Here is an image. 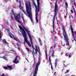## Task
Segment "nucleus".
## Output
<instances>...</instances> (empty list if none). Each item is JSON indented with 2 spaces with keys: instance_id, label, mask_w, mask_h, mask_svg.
<instances>
[{
  "instance_id": "f257e3e1",
  "label": "nucleus",
  "mask_w": 76,
  "mask_h": 76,
  "mask_svg": "<svg viewBox=\"0 0 76 76\" xmlns=\"http://www.w3.org/2000/svg\"><path fill=\"white\" fill-rule=\"evenodd\" d=\"M26 7L27 15H28V16L30 18L31 22H33V19H32V11L31 10V5L29 1H27L26 2Z\"/></svg>"
},
{
  "instance_id": "f03ea898",
  "label": "nucleus",
  "mask_w": 76,
  "mask_h": 76,
  "mask_svg": "<svg viewBox=\"0 0 76 76\" xmlns=\"http://www.w3.org/2000/svg\"><path fill=\"white\" fill-rule=\"evenodd\" d=\"M62 29L63 30V34L64 37V40H66V42L67 43H66V46H68V45H69V47H70L69 45V41H68V39H69V37H68V35H67V33L66 31V30H65V28L64 27V25H62Z\"/></svg>"
},
{
  "instance_id": "7ed1b4c3",
  "label": "nucleus",
  "mask_w": 76,
  "mask_h": 76,
  "mask_svg": "<svg viewBox=\"0 0 76 76\" xmlns=\"http://www.w3.org/2000/svg\"><path fill=\"white\" fill-rule=\"evenodd\" d=\"M54 15L53 20V30H54V19H55V17L56 16H57V12H58V5L57 4V3H55V5L54 8Z\"/></svg>"
},
{
  "instance_id": "20e7f679",
  "label": "nucleus",
  "mask_w": 76,
  "mask_h": 76,
  "mask_svg": "<svg viewBox=\"0 0 76 76\" xmlns=\"http://www.w3.org/2000/svg\"><path fill=\"white\" fill-rule=\"evenodd\" d=\"M40 64V61L39 60L38 63L36 64L35 71L34 73L33 76H37V72H38V66H39Z\"/></svg>"
},
{
  "instance_id": "39448f33",
  "label": "nucleus",
  "mask_w": 76,
  "mask_h": 76,
  "mask_svg": "<svg viewBox=\"0 0 76 76\" xmlns=\"http://www.w3.org/2000/svg\"><path fill=\"white\" fill-rule=\"evenodd\" d=\"M14 18L15 19V20H16L17 22L18 23H20L21 24V25L22 26H23V23H22L21 22H20L19 20L20 19V15L18 14L17 15H16L14 17Z\"/></svg>"
},
{
  "instance_id": "423d86ee",
  "label": "nucleus",
  "mask_w": 76,
  "mask_h": 76,
  "mask_svg": "<svg viewBox=\"0 0 76 76\" xmlns=\"http://www.w3.org/2000/svg\"><path fill=\"white\" fill-rule=\"evenodd\" d=\"M18 26L20 29L22 30V34H23V37H24L27 34H26V33L25 31V30H24V29L20 26Z\"/></svg>"
},
{
  "instance_id": "0eeeda50",
  "label": "nucleus",
  "mask_w": 76,
  "mask_h": 76,
  "mask_svg": "<svg viewBox=\"0 0 76 76\" xmlns=\"http://www.w3.org/2000/svg\"><path fill=\"white\" fill-rule=\"evenodd\" d=\"M27 37V35H26V36H23V37L24 39L25 42H26L27 43V45H28V46L29 47H31V44L30 43H29V41H28V39H27V38H26Z\"/></svg>"
},
{
  "instance_id": "6e6552de",
  "label": "nucleus",
  "mask_w": 76,
  "mask_h": 76,
  "mask_svg": "<svg viewBox=\"0 0 76 76\" xmlns=\"http://www.w3.org/2000/svg\"><path fill=\"white\" fill-rule=\"evenodd\" d=\"M35 7H36V10L35 11L36 12V20L37 23H38V18H37V16H38V11L37 10V7L36 6V5H35Z\"/></svg>"
},
{
  "instance_id": "1a4fd4ad",
  "label": "nucleus",
  "mask_w": 76,
  "mask_h": 76,
  "mask_svg": "<svg viewBox=\"0 0 76 76\" xmlns=\"http://www.w3.org/2000/svg\"><path fill=\"white\" fill-rule=\"evenodd\" d=\"M18 58H20V57L18 56H16L15 59L13 61L14 63H15V64H18V63H19V61L17 59Z\"/></svg>"
},
{
  "instance_id": "9d476101",
  "label": "nucleus",
  "mask_w": 76,
  "mask_h": 76,
  "mask_svg": "<svg viewBox=\"0 0 76 76\" xmlns=\"http://www.w3.org/2000/svg\"><path fill=\"white\" fill-rule=\"evenodd\" d=\"M6 30L7 31V32L8 33L10 37L11 38H12V36L14 37V36L11 33H10V29H6Z\"/></svg>"
},
{
  "instance_id": "9b49d317",
  "label": "nucleus",
  "mask_w": 76,
  "mask_h": 76,
  "mask_svg": "<svg viewBox=\"0 0 76 76\" xmlns=\"http://www.w3.org/2000/svg\"><path fill=\"white\" fill-rule=\"evenodd\" d=\"M37 9L38 12H39L40 11L39 5H40V3H39V0H37ZM37 12H38V11H37Z\"/></svg>"
},
{
  "instance_id": "f8f14e48",
  "label": "nucleus",
  "mask_w": 76,
  "mask_h": 76,
  "mask_svg": "<svg viewBox=\"0 0 76 76\" xmlns=\"http://www.w3.org/2000/svg\"><path fill=\"white\" fill-rule=\"evenodd\" d=\"M70 28L71 31L72 36H73V38H74V39L76 40L75 38V34H74V32H73V28L72 27V26L71 25Z\"/></svg>"
},
{
  "instance_id": "ddd939ff",
  "label": "nucleus",
  "mask_w": 76,
  "mask_h": 76,
  "mask_svg": "<svg viewBox=\"0 0 76 76\" xmlns=\"http://www.w3.org/2000/svg\"><path fill=\"white\" fill-rule=\"evenodd\" d=\"M36 47V49H34V50L35 51V53L36 54H37V52H39V51H38V48H37V45L35 46Z\"/></svg>"
},
{
  "instance_id": "4468645a",
  "label": "nucleus",
  "mask_w": 76,
  "mask_h": 76,
  "mask_svg": "<svg viewBox=\"0 0 76 76\" xmlns=\"http://www.w3.org/2000/svg\"><path fill=\"white\" fill-rule=\"evenodd\" d=\"M58 60V58H56L55 59V68L57 67V61Z\"/></svg>"
},
{
  "instance_id": "2eb2a0df",
  "label": "nucleus",
  "mask_w": 76,
  "mask_h": 76,
  "mask_svg": "<svg viewBox=\"0 0 76 76\" xmlns=\"http://www.w3.org/2000/svg\"><path fill=\"white\" fill-rule=\"evenodd\" d=\"M1 58H3V59L5 60H6L7 61V57H6V55H4V56L1 57Z\"/></svg>"
},
{
  "instance_id": "dca6fc26",
  "label": "nucleus",
  "mask_w": 76,
  "mask_h": 76,
  "mask_svg": "<svg viewBox=\"0 0 76 76\" xmlns=\"http://www.w3.org/2000/svg\"><path fill=\"white\" fill-rule=\"evenodd\" d=\"M7 66L8 68H9L10 70H12V66L9 65H7Z\"/></svg>"
},
{
  "instance_id": "f3484780",
  "label": "nucleus",
  "mask_w": 76,
  "mask_h": 76,
  "mask_svg": "<svg viewBox=\"0 0 76 76\" xmlns=\"http://www.w3.org/2000/svg\"><path fill=\"white\" fill-rule=\"evenodd\" d=\"M28 35L30 38V41H31V42H32V37H31V35L30 34L28 33Z\"/></svg>"
},
{
  "instance_id": "a211bd4d",
  "label": "nucleus",
  "mask_w": 76,
  "mask_h": 76,
  "mask_svg": "<svg viewBox=\"0 0 76 76\" xmlns=\"http://www.w3.org/2000/svg\"><path fill=\"white\" fill-rule=\"evenodd\" d=\"M3 42L5 43V44H9V43L7 42H6V39H4L3 40Z\"/></svg>"
},
{
  "instance_id": "6ab92c4d",
  "label": "nucleus",
  "mask_w": 76,
  "mask_h": 76,
  "mask_svg": "<svg viewBox=\"0 0 76 76\" xmlns=\"http://www.w3.org/2000/svg\"><path fill=\"white\" fill-rule=\"evenodd\" d=\"M72 53L69 54V58H71V57H72Z\"/></svg>"
},
{
  "instance_id": "aec40b11",
  "label": "nucleus",
  "mask_w": 76,
  "mask_h": 76,
  "mask_svg": "<svg viewBox=\"0 0 76 76\" xmlns=\"http://www.w3.org/2000/svg\"><path fill=\"white\" fill-rule=\"evenodd\" d=\"M18 7H19L20 10H22V9H23V8L22 7L21 5H20V6H19Z\"/></svg>"
},
{
  "instance_id": "412c9836",
  "label": "nucleus",
  "mask_w": 76,
  "mask_h": 76,
  "mask_svg": "<svg viewBox=\"0 0 76 76\" xmlns=\"http://www.w3.org/2000/svg\"><path fill=\"white\" fill-rule=\"evenodd\" d=\"M14 40H15V41H19L20 42L19 40H18V39L17 38H16L15 37H14Z\"/></svg>"
},
{
  "instance_id": "4be33fe9",
  "label": "nucleus",
  "mask_w": 76,
  "mask_h": 76,
  "mask_svg": "<svg viewBox=\"0 0 76 76\" xmlns=\"http://www.w3.org/2000/svg\"><path fill=\"white\" fill-rule=\"evenodd\" d=\"M31 44L32 45V48H33V49H34V50H35V48H34V45H33V42H31Z\"/></svg>"
},
{
  "instance_id": "5701e85b",
  "label": "nucleus",
  "mask_w": 76,
  "mask_h": 76,
  "mask_svg": "<svg viewBox=\"0 0 76 76\" xmlns=\"http://www.w3.org/2000/svg\"><path fill=\"white\" fill-rule=\"evenodd\" d=\"M3 68L4 69H5V70H7V69H8V67L7 66H5L3 67Z\"/></svg>"
},
{
  "instance_id": "b1692460",
  "label": "nucleus",
  "mask_w": 76,
  "mask_h": 76,
  "mask_svg": "<svg viewBox=\"0 0 76 76\" xmlns=\"http://www.w3.org/2000/svg\"><path fill=\"white\" fill-rule=\"evenodd\" d=\"M32 53V54L33 55V56H34V64H35V57L34 56V53Z\"/></svg>"
},
{
  "instance_id": "393cba45",
  "label": "nucleus",
  "mask_w": 76,
  "mask_h": 76,
  "mask_svg": "<svg viewBox=\"0 0 76 76\" xmlns=\"http://www.w3.org/2000/svg\"><path fill=\"white\" fill-rule=\"evenodd\" d=\"M24 28L25 30L26 31H27V33H28V34H29L28 33V30H27V29H26V28L24 27Z\"/></svg>"
},
{
  "instance_id": "a878e982",
  "label": "nucleus",
  "mask_w": 76,
  "mask_h": 76,
  "mask_svg": "<svg viewBox=\"0 0 76 76\" xmlns=\"http://www.w3.org/2000/svg\"><path fill=\"white\" fill-rule=\"evenodd\" d=\"M11 12H12V13L13 15H15V13L14 12V11H13V9H12L11 10Z\"/></svg>"
},
{
  "instance_id": "bb28decb",
  "label": "nucleus",
  "mask_w": 76,
  "mask_h": 76,
  "mask_svg": "<svg viewBox=\"0 0 76 76\" xmlns=\"http://www.w3.org/2000/svg\"><path fill=\"white\" fill-rule=\"evenodd\" d=\"M26 49L27 50L28 52H29V51H30V50H29L28 48H26Z\"/></svg>"
},
{
  "instance_id": "cd10ccee",
  "label": "nucleus",
  "mask_w": 76,
  "mask_h": 76,
  "mask_svg": "<svg viewBox=\"0 0 76 76\" xmlns=\"http://www.w3.org/2000/svg\"><path fill=\"white\" fill-rule=\"evenodd\" d=\"M45 53L46 54V58H47V50H46V51L45 52Z\"/></svg>"
},
{
  "instance_id": "c85d7f7f",
  "label": "nucleus",
  "mask_w": 76,
  "mask_h": 76,
  "mask_svg": "<svg viewBox=\"0 0 76 76\" xmlns=\"http://www.w3.org/2000/svg\"><path fill=\"white\" fill-rule=\"evenodd\" d=\"M0 38H1V32H0Z\"/></svg>"
},
{
  "instance_id": "c756f323",
  "label": "nucleus",
  "mask_w": 76,
  "mask_h": 76,
  "mask_svg": "<svg viewBox=\"0 0 76 76\" xmlns=\"http://www.w3.org/2000/svg\"><path fill=\"white\" fill-rule=\"evenodd\" d=\"M10 51H13V52H15V53H16V52H15V50H14L13 49H12L10 50Z\"/></svg>"
},
{
  "instance_id": "7c9ffc66",
  "label": "nucleus",
  "mask_w": 76,
  "mask_h": 76,
  "mask_svg": "<svg viewBox=\"0 0 76 76\" xmlns=\"http://www.w3.org/2000/svg\"><path fill=\"white\" fill-rule=\"evenodd\" d=\"M65 5H66V7H68V4L66 2H65Z\"/></svg>"
},
{
  "instance_id": "2f4dec72",
  "label": "nucleus",
  "mask_w": 76,
  "mask_h": 76,
  "mask_svg": "<svg viewBox=\"0 0 76 76\" xmlns=\"http://www.w3.org/2000/svg\"><path fill=\"white\" fill-rule=\"evenodd\" d=\"M49 61L50 63H51V57L50 56H49Z\"/></svg>"
},
{
  "instance_id": "473e14b6",
  "label": "nucleus",
  "mask_w": 76,
  "mask_h": 76,
  "mask_svg": "<svg viewBox=\"0 0 76 76\" xmlns=\"http://www.w3.org/2000/svg\"><path fill=\"white\" fill-rule=\"evenodd\" d=\"M16 44V45H18V46H21V45L18 44V43H17V44Z\"/></svg>"
},
{
  "instance_id": "72a5a7b5",
  "label": "nucleus",
  "mask_w": 76,
  "mask_h": 76,
  "mask_svg": "<svg viewBox=\"0 0 76 76\" xmlns=\"http://www.w3.org/2000/svg\"><path fill=\"white\" fill-rule=\"evenodd\" d=\"M56 44H54V45H53V47L54 48H56Z\"/></svg>"
},
{
  "instance_id": "f704fd0d",
  "label": "nucleus",
  "mask_w": 76,
  "mask_h": 76,
  "mask_svg": "<svg viewBox=\"0 0 76 76\" xmlns=\"http://www.w3.org/2000/svg\"><path fill=\"white\" fill-rule=\"evenodd\" d=\"M11 19H12V20H13V16H12V15H11Z\"/></svg>"
},
{
  "instance_id": "c9c22d12",
  "label": "nucleus",
  "mask_w": 76,
  "mask_h": 76,
  "mask_svg": "<svg viewBox=\"0 0 76 76\" xmlns=\"http://www.w3.org/2000/svg\"><path fill=\"white\" fill-rule=\"evenodd\" d=\"M65 56H66V57H68V55H67V53H66L65 54Z\"/></svg>"
},
{
  "instance_id": "e433bc0d",
  "label": "nucleus",
  "mask_w": 76,
  "mask_h": 76,
  "mask_svg": "<svg viewBox=\"0 0 76 76\" xmlns=\"http://www.w3.org/2000/svg\"><path fill=\"white\" fill-rule=\"evenodd\" d=\"M19 3L20 4V5H21V1H19Z\"/></svg>"
},
{
  "instance_id": "4c0bfd02",
  "label": "nucleus",
  "mask_w": 76,
  "mask_h": 76,
  "mask_svg": "<svg viewBox=\"0 0 76 76\" xmlns=\"http://www.w3.org/2000/svg\"><path fill=\"white\" fill-rule=\"evenodd\" d=\"M74 5L75 6H76V4H75V1H74Z\"/></svg>"
},
{
  "instance_id": "58836bf2",
  "label": "nucleus",
  "mask_w": 76,
  "mask_h": 76,
  "mask_svg": "<svg viewBox=\"0 0 76 76\" xmlns=\"http://www.w3.org/2000/svg\"><path fill=\"white\" fill-rule=\"evenodd\" d=\"M0 76H4V74L3 73L1 75H0Z\"/></svg>"
},
{
  "instance_id": "ea45409f",
  "label": "nucleus",
  "mask_w": 76,
  "mask_h": 76,
  "mask_svg": "<svg viewBox=\"0 0 76 76\" xmlns=\"http://www.w3.org/2000/svg\"><path fill=\"white\" fill-rule=\"evenodd\" d=\"M73 10L74 11V13H76V10H75V9L74 8H73Z\"/></svg>"
},
{
  "instance_id": "a19ab883",
  "label": "nucleus",
  "mask_w": 76,
  "mask_h": 76,
  "mask_svg": "<svg viewBox=\"0 0 76 76\" xmlns=\"http://www.w3.org/2000/svg\"><path fill=\"white\" fill-rule=\"evenodd\" d=\"M51 68L52 70H53V65H52L51 66Z\"/></svg>"
},
{
  "instance_id": "79ce46f5",
  "label": "nucleus",
  "mask_w": 76,
  "mask_h": 76,
  "mask_svg": "<svg viewBox=\"0 0 76 76\" xmlns=\"http://www.w3.org/2000/svg\"><path fill=\"white\" fill-rule=\"evenodd\" d=\"M73 10V9H72L71 10V12L72 13H73V10Z\"/></svg>"
},
{
  "instance_id": "37998d69",
  "label": "nucleus",
  "mask_w": 76,
  "mask_h": 76,
  "mask_svg": "<svg viewBox=\"0 0 76 76\" xmlns=\"http://www.w3.org/2000/svg\"><path fill=\"white\" fill-rule=\"evenodd\" d=\"M23 12L24 13V14H25V15H26V16H27V14H26V13H25V12H24V11H23Z\"/></svg>"
},
{
  "instance_id": "c03bdc74",
  "label": "nucleus",
  "mask_w": 76,
  "mask_h": 76,
  "mask_svg": "<svg viewBox=\"0 0 76 76\" xmlns=\"http://www.w3.org/2000/svg\"><path fill=\"white\" fill-rule=\"evenodd\" d=\"M22 18L23 19V21L24 22V18H23V16L22 17Z\"/></svg>"
},
{
  "instance_id": "a18cd8bd",
  "label": "nucleus",
  "mask_w": 76,
  "mask_h": 76,
  "mask_svg": "<svg viewBox=\"0 0 76 76\" xmlns=\"http://www.w3.org/2000/svg\"><path fill=\"white\" fill-rule=\"evenodd\" d=\"M11 29H13V27H12L11 26H10Z\"/></svg>"
},
{
  "instance_id": "49530a36",
  "label": "nucleus",
  "mask_w": 76,
  "mask_h": 76,
  "mask_svg": "<svg viewBox=\"0 0 76 76\" xmlns=\"http://www.w3.org/2000/svg\"><path fill=\"white\" fill-rule=\"evenodd\" d=\"M69 70H67V71H66V73L67 72V73H69V72H68V71H69Z\"/></svg>"
},
{
  "instance_id": "de8ad7c7",
  "label": "nucleus",
  "mask_w": 76,
  "mask_h": 76,
  "mask_svg": "<svg viewBox=\"0 0 76 76\" xmlns=\"http://www.w3.org/2000/svg\"><path fill=\"white\" fill-rule=\"evenodd\" d=\"M39 57H40V55L41 54V53H40V51H39Z\"/></svg>"
},
{
  "instance_id": "09e8293b",
  "label": "nucleus",
  "mask_w": 76,
  "mask_h": 76,
  "mask_svg": "<svg viewBox=\"0 0 76 76\" xmlns=\"http://www.w3.org/2000/svg\"><path fill=\"white\" fill-rule=\"evenodd\" d=\"M33 52L34 53V54H35V52H34V50H33Z\"/></svg>"
},
{
  "instance_id": "8fccbe9b",
  "label": "nucleus",
  "mask_w": 76,
  "mask_h": 76,
  "mask_svg": "<svg viewBox=\"0 0 76 76\" xmlns=\"http://www.w3.org/2000/svg\"><path fill=\"white\" fill-rule=\"evenodd\" d=\"M52 54H54V51H53V53H52Z\"/></svg>"
},
{
  "instance_id": "3c124183",
  "label": "nucleus",
  "mask_w": 76,
  "mask_h": 76,
  "mask_svg": "<svg viewBox=\"0 0 76 76\" xmlns=\"http://www.w3.org/2000/svg\"><path fill=\"white\" fill-rule=\"evenodd\" d=\"M52 54H54V51H53V53H52Z\"/></svg>"
},
{
  "instance_id": "603ef678",
  "label": "nucleus",
  "mask_w": 76,
  "mask_h": 76,
  "mask_svg": "<svg viewBox=\"0 0 76 76\" xmlns=\"http://www.w3.org/2000/svg\"><path fill=\"white\" fill-rule=\"evenodd\" d=\"M57 24H58V25H58V21H57Z\"/></svg>"
},
{
  "instance_id": "864d4df0",
  "label": "nucleus",
  "mask_w": 76,
  "mask_h": 76,
  "mask_svg": "<svg viewBox=\"0 0 76 76\" xmlns=\"http://www.w3.org/2000/svg\"><path fill=\"white\" fill-rule=\"evenodd\" d=\"M52 57H53V56H54V54H53V53H52Z\"/></svg>"
},
{
  "instance_id": "5fc2aeb1",
  "label": "nucleus",
  "mask_w": 76,
  "mask_h": 76,
  "mask_svg": "<svg viewBox=\"0 0 76 76\" xmlns=\"http://www.w3.org/2000/svg\"><path fill=\"white\" fill-rule=\"evenodd\" d=\"M56 72H55L54 73V74H53V75H55L56 74Z\"/></svg>"
},
{
  "instance_id": "6e6d98bb",
  "label": "nucleus",
  "mask_w": 76,
  "mask_h": 76,
  "mask_svg": "<svg viewBox=\"0 0 76 76\" xmlns=\"http://www.w3.org/2000/svg\"><path fill=\"white\" fill-rule=\"evenodd\" d=\"M39 41H41V39H40V38H39Z\"/></svg>"
},
{
  "instance_id": "4d7b16f0",
  "label": "nucleus",
  "mask_w": 76,
  "mask_h": 76,
  "mask_svg": "<svg viewBox=\"0 0 76 76\" xmlns=\"http://www.w3.org/2000/svg\"><path fill=\"white\" fill-rule=\"evenodd\" d=\"M18 49L20 51V48H18Z\"/></svg>"
},
{
  "instance_id": "13d9d810",
  "label": "nucleus",
  "mask_w": 76,
  "mask_h": 76,
  "mask_svg": "<svg viewBox=\"0 0 76 76\" xmlns=\"http://www.w3.org/2000/svg\"><path fill=\"white\" fill-rule=\"evenodd\" d=\"M63 53H61V56L62 55H63Z\"/></svg>"
},
{
  "instance_id": "bf43d9fd",
  "label": "nucleus",
  "mask_w": 76,
  "mask_h": 76,
  "mask_svg": "<svg viewBox=\"0 0 76 76\" xmlns=\"http://www.w3.org/2000/svg\"><path fill=\"white\" fill-rule=\"evenodd\" d=\"M56 20L57 22V17L56 18Z\"/></svg>"
},
{
  "instance_id": "052dcab7",
  "label": "nucleus",
  "mask_w": 76,
  "mask_h": 76,
  "mask_svg": "<svg viewBox=\"0 0 76 76\" xmlns=\"http://www.w3.org/2000/svg\"><path fill=\"white\" fill-rule=\"evenodd\" d=\"M69 76V74L67 75H65V76Z\"/></svg>"
},
{
  "instance_id": "680f3d73",
  "label": "nucleus",
  "mask_w": 76,
  "mask_h": 76,
  "mask_svg": "<svg viewBox=\"0 0 76 76\" xmlns=\"http://www.w3.org/2000/svg\"><path fill=\"white\" fill-rule=\"evenodd\" d=\"M50 64L51 65H51H52V63H51V62H50Z\"/></svg>"
},
{
  "instance_id": "e2e57ef3",
  "label": "nucleus",
  "mask_w": 76,
  "mask_h": 76,
  "mask_svg": "<svg viewBox=\"0 0 76 76\" xmlns=\"http://www.w3.org/2000/svg\"><path fill=\"white\" fill-rule=\"evenodd\" d=\"M74 33H75V35H76V31H75Z\"/></svg>"
},
{
  "instance_id": "0e129e2a",
  "label": "nucleus",
  "mask_w": 76,
  "mask_h": 76,
  "mask_svg": "<svg viewBox=\"0 0 76 76\" xmlns=\"http://www.w3.org/2000/svg\"><path fill=\"white\" fill-rule=\"evenodd\" d=\"M16 1L17 2H18V0H16Z\"/></svg>"
},
{
  "instance_id": "69168bd1",
  "label": "nucleus",
  "mask_w": 76,
  "mask_h": 76,
  "mask_svg": "<svg viewBox=\"0 0 76 76\" xmlns=\"http://www.w3.org/2000/svg\"><path fill=\"white\" fill-rule=\"evenodd\" d=\"M62 0H61V1H60L61 2V1H62Z\"/></svg>"
},
{
  "instance_id": "338daca9",
  "label": "nucleus",
  "mask_w": 76,
  "mask_h": 76,
  "mask_svg": "<svg viewBox=\"0 0 76 76\" xmlns=\"http://www.w3.org/2000/svg\"><path fill=\"white\" fill-rule=\"evenodd\" d=\"M26 60H27V61H28V59H27V58H26Z\"/></svg>"
},
{
  "instance_id": "774afa93",
  "label": "nucleus",
  "mask_w": 76,
  "mask_h": 76,
  "mask_svg": "<svg viewBox=\"0 0 76 76\" xmlns=\"http://www.w3.org/2000/svg\"><path fill=\"white\" fill-rule=\"evenodd\" d=\"M69 18H70V16H69Z\"/></svg>"
}]
</instances>
